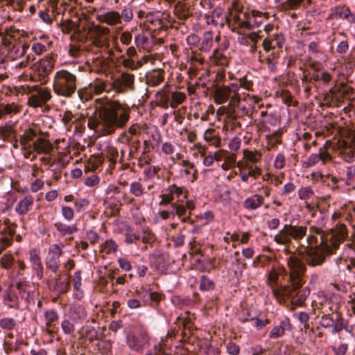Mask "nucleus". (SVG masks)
<instances>
[{"label": "nucleus", "mask_w": 355, "mask_h": 355, "mask_svg": "<svg viewBox=\"0 0 355 355\" xmlns=\"http://www.w3.org/2000/svg\"><path fill=\"white\" fill-rule=\"evenodd\" d=\"M347 236V227L343 224L325 232L321 228L311 226L306 241L307 245L300 254L309 266H320L324 263L325 257L333 254Z\"/></svg>", "instance_id": "1"}, {"label": "nucleus", "mask_w": 355, "mask_h": 355, "mask_svg": "<svg viewBox=\"0 0 355 355\" xmlns=\"http://www.w3.org/2000/svg\"><path fill=\"white\" fill-rule=\"evenodd\" d=\"M130 108L118 101L106 100L98 107V117L89 119L88 126L100 132L102 135L113 134L118 128H123L130 120Z\"/></svg>", "instance_id": "2"}, {"label": "nucleus", "mask_w": 355, "mask_h": 355, "mask_svg": "<svg viewBox=\"0 0 355 355\" xmlns=\"http://www.w3.org/2000/svg\"><path fill=\"white\" fill-rule=\"evenodd\" d=\"M287 264L291 286L284 288V293L291 297L293 304L302 306L310 293L308 288L300 290L304 284L302 277L306 269V265L299 257L294 255L289 257Z\"/></svg>", "instance_id": "3"}, {"label": "nucleus", "mask_w": 355, "mask_h": 355, "mask_svg": "<svg viewBox=\"0 0 355 355\" xmlns=\"http://www.w3.org/2000/svg\"><path fill=\"white\" fill-rule=\"evenodd\" d=\"M76 76L69 71H58L54 77L53 90L60 96L70 97L76 90Z\"/></svg>", "instance_id": "4"}, {"label": "nucleus", "mask_w": 355, "mask_h": 355, "mask_svg": "<svg viewBox=\"0 0 355 355\" xmlns=\"http://www.w3.org/2000/svg\"><path fill=\"white\" fill-rule=\"evenodd\" d=\"M306 226L284 225L283 228L275 236L274 241L281 245H287L292 239L300 241L306 234Z\"/></svg>", "instance_id": "5"}, {"label": "nucleus", "mask_w": 355, "mask_h": 355, "mask_svg": "<svg viewBox=\"0 0 355 355\" xmlns=\"http://www.w3.org/2000/svg\"><path fill=\"white\" fill-rule=\"evenodd\" d=\"M151 337L149 333L143 330L138 334L129 332L125 336V343L134 352L142 354L144 349L150 346Z\"/></svg>", "instance_id": "6"}, {"label": "nucleus", "mask_w": 355, "mask_h": 355, "mask_svg": "<svg viewBox=\"0 0 355 355\" xmlns=\"http://www.w3.org/2000/svg\"><path fill=\"white\" fill-rule=\"evenodd\" d=\"M25 91L30 94L28 105L32 107H42L51 98L50 91L39 85L27 86Z\"/></svg>", "instance_id": "7"}, {"label": "nucleus", "mask_w": 355, "mask_h": 355, "mask_svg": "<svg viewBox=\"0 0 355 355\" xmlns=\"http://www.w3.org/2000/svg\"><path fill=\"white\" fill-rule=\"evenodd\" d=\"M48 288L57 295H61L68 292L70 288V275L65 272H60L57 276L50 275L46 279Z\"/></svg>", "instance_id": "8"}, {"label": "nucleus", "mask_w": 355, "mask_h": 355, "mask_svg": "<svg viewBox=\"0 0 355 355\" xmlns=\"http://www.w3.org/2000/svg\"><path fill=\"white\" fill-rule=\"evenodd\" d=\"M320 324L325 329L332 328V334H337L347 328V322L343 319L340 314L336 313L334 314L322 315Z\"/></svg>", "instance_id": "9"}, {"label": "nucleus", "mask_w": 355, "mask_h": 355, "mask_svg": "<svg viewBox=\"0 0 355 355\" xmlns=\"http://www.w3.org/2000/svg\"><path fill=\"white\" fill-rule=\"evenodd\" d=\"M193 6L190 0L186 3L178 1L175 6L174 13L182 20H186L193 15H202V10L198 8H193Z\"/></svg>", "instance_id": "10"}, {"label": "nucleus", "mask_w": 355, "mask_h": 355, "mask_svg": "<svg viewBox=\"0 0 355 355\" xmlns=\"http://www.w3.org/2000/svg\"><path fill=\"white\" fill-rule=\"evenodd\" d=\"M135 76L132 73L123 72L114 80L112 83V88L117 93H123L126 89L133 90Z\"/></svg>", "instance_id": "11"}, {"label": "nucleus", "mask_w": 355, "mask_h": 355, "mask_svg": "<svg viewBox=\"0 0 355 355\" xmlns=\"http://www.w3.org/2000/svg\"><path fill=\"white\" fill-rule=\"evenodd\" d=\"M319 302H315V309L320 311L322 315L334 314L337 313L338 304L336 296L327 297V296L320 297Z\"/></svg>", "instance_id": "12"}, {"label": "nucleus", "mask_w": 355, "mask_h": 355, "mask_svg": "<svg viewBox=\"0 0 355 355\" xmlns=\"http://www.w3.org/2000/svg\"><path fill=\"white\" fill-rule=\"evenodd\" d=\"M241 85L239 83H232L230 85L218 87L214 91V101L217 104H223L227 101L232 92H236L240 89Z\"/></svg>", "instance_id": "13"}, {"label": "nucleus", "mask_w": 355, "mask_h": 355, "mask_svg": "<svg viewBox=\"0 0 355 355\" xmlns=\"http://www.w3.org/2000/svg\"><path fill=\"white\" fill-rule=\"evenodd\" d=\"M248 19V12H241L233 15L227 21L230 26H232L233 31L240 33L239 29H251L250 21Z\"/></svg>", "instance_id": "14"}, {"label": "nucleus", "mask_w": 355, "mask_h": 355, "mask_svg": "<svg viewBox=\"0 0 355 355\" xmlns=\"http://www.w3.org/2000/svg\"><path fill=\"white\" fill-rule=\"evenodd\" d=\"M340 158L345 162L352 163L355 161V135L340 148Z\"/></svg>", "instance_id": "15"}, {"label": "nucleus", "mask_w": 355, "mask_h": 355, "mask_svg": "<svg viewBox=\"0 0 355 355\" xmlns=\"http://www.w3.org/2000/svg\"><path fill=\"white\" fill-rule=\"evenodd\" d=\"M55 61L51 57H45L35 64V71L40 80L45 78L52 71Z\"/></svg>", "instance_id": "16"}, {"label": "nucleus", "mask_w": 355, "mask_h": 355, "mask_svg": "<svg viewBox=\"0 0 355 355\" xmlns=\"http://www.w3.org/2000/svg\"><path fill=\"white\" fill-rule=\"evenodd\" d=\"M331 160V156L327 150V146L324 145L319 149L318 153L311 154L304 162L305 167H311L321 161L323 164Z\"/></svg>", "instance_id": "17"}, {"label": "nucleus", "mask_w": 355, "mask_h": 355, "mask_svg": "<svg viewBox=\"0 0 355 355\" xmlns=\"http://www.w3.org/2000/svg\"><path fill=\"white\" fill-rule=\"evenodd\" d=\"M293 327L287 317L282 320L278 325L275 326L269 332L268 338L272 340L282 337L286 331L291 332Z\"/></svg>", "instance_id": "18"}, {"label": "nucleus", "mask_w": 355, "mask_h": 355, "mask_svg": "<svg viewBox=\"0 0 355 355\" xmlns=\"http://www.w3.org/2000/svg\"><path fill=\"white\" fill-rule=\"evenodd\" d=\"M96 19L110 26L121 24L119 12L116 10H110L102 15H98L96 16Z\"/></svg>", "instance_id": "19"}, {"label": "nucleus", "mask_w": 355, "mask_h": 355, "mask_svg": "<svg viewBox=\"0 0 355 355\" xmlns=\"http://www.w3.org/2000/svg\"><path fill=\"white\" fill-rule=\"evenodd\" d=\"M161 13L159 11L147 12L146 21L144 24V26L146 23H148L156 26L158 31L166 30L168 28V26L164 24L163 19H162L159 15Z\"/></svg>", "instance_id": "20"}, {"label": "nucleus", "mask_w": 355, "mask_h": 355, "mask_svg": "<svg viewBox=\"0 0 355 355\" xmlns=\"http://www.w3.org/2000/svg\"><path fill=\"white\" fill-rule=\"evenodd\" d=\"M62 121L64 124L67 131H71L73 125H74V132H77L80 125L79 124V119L71 111H65L62 115Z\"/></svg>", "instance_id": "21"}, {"label": "nucleus", "mask_w": 355, "mask_h": 355, "mask_svg": "<svg viewBox=\"0 0 355 355\" xmlns=\"http://www.w3.org/2000/svg\"><path fill=\"white\" fill-rule=\"evenodd\" d=\"M248 19L250 21L251 29L260 26L265 19H268L269 14L268 12H261L257 10H252L250 14L248 12Z\"/></svg>", "instance_id": "22"}, {"label": "nucleus", "mask_w": 355, "mask_h": 355, "mask_svg": "<svg viewBox=\"0 0 355 355\" xmlns=\"http://www.w3.org/2000/svg\"><path fill=\"white\" fill-rule=\"evenodd\" d=\"M53 149V144L44 138H38L33 143V150L38 154H49Z\"/></svg>", "instance_id": "23"}, {"label": "nucleus", "mask_w": 355, "mask_h": 355, "mask_svg": "<svg viewBox=\"0 0 355 355\" xmlns=\"http://www.w3.org/2000/svg\"><path fill=\"white\" fill-rule=\"evenodd\" d=\"M345 87V83H340L339 87L334 85L324 94V101L327 103H331L338 101L341 97V88Z\"/></svg>", "instance_id": "24"}, {"label": "nucleus", "mask_w": 355, "mask_h": 355, "mask_svg": "<svg viewBox=\"0 0 355 355\" xmlns=\"http://www.w3.org/2000/svg\"><path fill=\"white\" fill-rule=\"evenodd\" d=\"M263 202V198L258 194H254L245 199L243 206L246 209L254 210L259 208Z\"/></svg>", "instance_id": "25"}, {"label": "nucleus", "mask_w": 355, "mask_h": 355, "mask_svg": "<svg viewBox=\"0 0 355 355\" xmlns=\"http://www.w3.org/2000/svg\"><path fill=\"white\" fill-rule=\"evenodd\" d=\"M204 139L209 145L216 148L220 146L221 139L214 129L207 130L204 133Z\"/></svg>", "instance_id": "26"}, {"label": "nucleus", "mask_w": 355, "mask_h": 355, "mask_svg": "<svg viewBox=\"0 0 355 355\" xmlns=\"http://www.w3.org/2000/svg\"><path fill=\"white\" fill-rule=\"evenodd\" d=\"M33 198L31 196H26L24 199L20 200L15 208V211L20 215L26 214L30 207L33 204Z\"/></svg>", "instance_id": "27"}, {"label": "nucleus", "mask_w": 355, "mask_h": 355, "mask_svg": "<svg viewBox=\"0 0 355 355\" xmlns=\"http://www.w3.org/2000/svg\"><path fill=\"white\" fill-rule=\"evenodd\" d=\"M20 112V106L15 103H0V119L3 115L16 114Z\"/></svg>", "instance_id": "28"}, {"label": "nucleus", "mask_w": 355, "mask_h": 355, "mask_svg": "<svg viewBox=\"0 0 355 355\" xmlns=\"http://www.w3.org/2000/svg\"><path fill=\"white\" fill-rule=\"evenodd\" d=\"M163 80V72L159 70L153 71L146 77V82L148 85L152 87L159 85Z\"/></svg>", "instance_id": "29"}, {"label": "nucleus", "mask_w": 355, "mask_h": 355, "mask_svg": "<svg viewBox=\"0 0 355 355\" xmlns=\"http://www.w3.org/2000/svg\"><path fill=\"white\" fill-rule=\"evenodd\" d=\"M213 44V33L211 31H207L204 33L199 49L202 52L210 51Z\"/></svg>", "instance_id": "30"}, {"label": "nucleus", "mask_w": 355, "mask_h": 355, "mask_svg": "<svg viewBox=\"0 0 355 355\" xmlns=\"http://www.w3.org/2000/svg\"><path fill=\"white\" fill-rule=\"evenodd\" d=\"M175 323L180 327L182 328V334L185 336L187 335V329H188L189 331H191L193 329L191 318L189 315H187L184 318L178 317Z\"/></svg>", "instance_id": "31"}, {"label": "nucleus", "mask_w": 355, "mask_h": 355, "mask_svg": "<svg viewBox=\"0 0 355 355\" xmlns=\"http://www.w3.org/2000/svg\"><path fill=\"white\" fill-rule=\"evenodd\" d=\"M186 94L181 92H174L171 94V101L170 106L172 108H175L178 105L182 104L186 99Z\"/></svg>", "instance_id": "32"}, {"label": "nucleus", "mask_w": 355, "mask_h": 355, "mask_svg": "<svg viewBox=\"0 0 355 355\" xmlns=\"http://www.w3.org/2000/svg\"><path fill=\"white\" fill-rule=\"evenodd\" d=\"M46 267L53 273H56L60 268V259L48 256L45 261Z\"/></svg>", "instance_id": "33"}, {"label": "nucleus", "mask_w": 355, "mask_h": 355, "mask_svg": "<svg viewBox=\"0 0 355 355\" xmlns=\"http://www.w3.org/2000/svg\"><path fill=\"white\" fill-rule=\"evenodd\" d=\"M55 227H56L58 231L60 232V234L63 236L71 234L74 232L77 231V228L75 225H67L62 223H56L55 224Z\"/></svg>", "instance_id": "34"}, {"label": "nucleus", "mask_w": 355, "mask_h": 355, "mask_svg": "<svg viewBox=\"0 0 355 355\" xmlns=\"http://www.w3.org/2000/svg\"><path fill=\"white\" fill-rule=\"evenodd\" d=\"M243 153V157L247 162L250 163H257L261 157V154L257 151L253 152L248 149H245Z\"/></svg>", "instance_id": "35"}, {"label": "nucleus", "mask_w": 355, "mask_h": 355, "mask_svg": "<svg viewBox=\"0 0 355 355\" xmlns=\"http://www.w3.org/2000/svg\"><path fill=\"white\" fill-rule=\"evenodd\" d=\"M193 8H198L202 10H211L212 8V3L210 0H190Z\"/></svg>", "instance_id": "36"}, {"label": "nucleus", "mask_w": 355, "mask_h": 355, "mask_svg": "<svg viewBox=\"0 0 355 355\" xmlns=\"http://www.w3.org/2000/svg\"><path fill=\"white\" fill-rule=\"evenodd\" d=\"M118 248L117 244L112 239L106 240L101 245V250L106 254L114 253Z\"/></svg>", "instance_id": "37"}, {"label": "nucleus", "mask_w": 355, "mask_h": 355, "mask_svg": "<svg viewBox=\"0 0 355 355\" xmlns=\"http://www.w3.org/2000/svg\"><path fill=\"white\" fill-rule=\"evenodd\" d=\"M121 24L123 21L125 23H129L133 19V12L130 7H125L122 9L121 12L119 13Z\"/></svg>", "instance_id": "38"}, {"label": "nucleus", "mask_w": 355, "mask_h": 355, "mask_svg": "<svg viewBox=\"0 0 355 355\" xmlns=\"http://www.w3.org/2000/svg\"><path fill=\"white\" fill-rule=\"evenodd\" d=\"M215 284L214 282L206 276H202L200 278V289L201 291H208L214 290Z\"/></svg>", "instance_id": "39"}, {"label": "nucleus", "mask_w": 355, "mask_h": 355, "mask_svg": "<svg viewBox=\"0 0 355 355\" xmlns=\"http://www.w3.org/2000/svg\"><path fill=\"white\" fill-rule=\"evenodd\" d=\"M130 191L135 197H141L144 194V189L141 184L137 181L130 184Z\"/></svg>", "instance_id": "40"}, {"label": "nucleus", "mask_w": 355, "mask_h": 355, "mask_svg": "<svg viewBox=\"0 0 355 355\" xmlns=\"http://www.w3.org/2000/svg\"><path fill=\"white\" fill-rule=\"evenodd\" d=\"M89 87H90V90L92 92H94L96 94H99L105 91L106 84L104 81L96 80V81H94L93 83H91Z\"/></svg>", "instance_id": "41"}, {"label": "nucleus", "mask_w": 355, "mask_h": 355, "mask_svg": "<svg viewBox=\"0 0 355 355\" xmlns=\"http://www.w3.org/2000/svg\"><path fill=\"white\" fill-rule=\"evenodd\" d=\"M104 157L102 154L94 155L89 159V164L93 170H96L103 164Z\"/></svg>", "instance_id": "42"}, {"label": "nucleus", "mask_w": 355, "mask_h": 355, "mask_svg": "<svg viewBox=\"0 0 355 355\" xmlns=\"http://www.w3.org/2000/svg\"><path fill=\"white\" fill-rule=\"evenodd\" d=\"M16 322L11 318H3L0 320V327L5 330H12L15 328Z\"/></svg>", "instance_id": "43"}, {"label": "nucleus", "mask_w": 355, "mask_h": 355, "mask_svg": "<svg viewBox=\"0 0 355 355\" xmlns=\"http://www.w3.org/2000/svg\"><path fill=\"white\" fill-rule=\"evenodd\" d=\"M29 45L26 44L14 46L12 47V53H14L16 58H21L25 55L26 50L28 49Z\"/></svg>", "instance_id": "44"}, {"label": "nucleus", "mask_w": 355, "mask_h": 355, "mask_svg": "<svg viewBox=\"0 0 355 355\" xmlns=\"http://www.w3.org/2000/svg\"><path fill=\"white\" fill-rule=\"evenodd\" d=\"M37 137L36 131L33 128L26 129L24 134L20 135L19 141H32Z\"/></svg>", "instance_id": "45"}, {"label": "nucleus", "mask_w": 355, "mask_h": 355, "mask_svg": "<svg viewBox=\"0 0 355 355\" xmlns=\"http://www.w3.org/2000/svg\"><path fill=\"white\" fill-rule=\"evenodd\" d=\"M180 173L182 175H185L187 177V179L193 182L197 179L198 171L195 168H190L189 167L185 168L184 169H182Z\"/></svg>", "instance_id": "46"}, {"label": "nucleus", "mask_w": 355, "mask_h": 355, "mask_svg": "<svg viewBox=\"0 0 355 355\" xmlns=\"http://www.w3.org/2000/svg\"><path fill=\"white\" fill-rule=\"evenodd\" d=\"M248 321H254V325L259 329H262L266 325H267L268 324L270 323V320H268V319L260 320L255 317H252L251 318H245L243 319V322H248Z\"/></svg>", "instance_id": "47"}, {"label": "nucleus", "mask_w": 355, "mask_h": 355, "mask_svg": "<svg viewBox=\"0 0 355 355\" xmlns=\"http://www.w3.org/2000/svg\"><path fill=\"white\" fill-rule=\"evenodd\" d=\"M157 99L159 101V105L163 108H167L169 103V97L163 91L158 92L156 94Z\"/></svg>", "instance_id": "48"}, {"label": "nucleus", "mask_w": 355, "mask_h": 355, "mask_svg": "<svg viewBox=\"0 0 355 355\" xmlns=\"http://www.w3.org/2000/svg\"><path fill=\"white\" fill-rule=\"evenodd\" d=\"M340 16L349 23H355V14L352 12L348 8H343L340 12Z\"/></svg>", "instance_id": "49"}, {"label": "nucleus", "mask_w": 355, "mask_h": 355, "mask_svg": "<svg viewBox=\"0 0 355 355\" xmlns=\"http://www.w3.org/2000/svg\"><path fill=\"white\" fill-rule=\"evenodd\" d=\"M14 258L10 254H6L1 259V266L4 268H10L13 264Z\"/></svg>", "instance_id": "50"}, {"label": "nucleus", "mask_w": 355, "mask_h": 355, "mask_svg": "<svg viewBox=\"0 0 355 355\" xmlns=\"http://www.w3.org/2000/svg\"><path fill=\"white\" fill-rule=\"evenodd\" d=\"M255 38L256 33L252 32L248 34H243L239 40L241 44L248 46L250 41L254 42Z\"/></svg>", "instance_id": "51"}, {"label": "nucleus", "mask_w": 355, "mask_h": 355, "mask_svg": "<svg viewBox=\"0 0 355 355\" xmlns=\"http://www.w3.org/2000/svg\"><path fill=\"white\" fill-rule=\"evenodd\" d=\"M61 327L62 331L66 334L72 335L75 331V327L73 323L68 320H64L62 322Z\"/></svg>", "instance_id": "52"}, {"label": "nucleus", "mask_w": 355, "mask_h": 355, "mask_svg": "<svg viewBox=\"0 0 355 355\" xmlns=\"http://www.w3.org/2000/svg\"><path fill=\"white\" fill-rule=\"evenodd\" d=\"M62 255V250L61 248L57 245H52L49 248V257H55L56 259H60V257Z\"/></svg>", "instance_id": "53"}, {"label": "nucleus", "mask_w": 355, "mask_h": 355, "mask_svg": "<svg viewBox=\"0 0 355 355\" xmlns=\"http://www.w3.org/2000/svg\"><path fill=\"white\" fill-rule=\"evenodd\" d=\"M346 176L347 179L345 184L348 186L352 185L354 182V179L355 178V165H352L347 167Z\"/></svg>", "instance_id": "54"}, {"label": "nucleus", "mask_w": 355, "mask_h": 355, "mask_svg": "<svg viewBox=\"0 0 355 355\" xmlns=\"http://www.w3.org/2000/svg\"><path fill=\"white\" fill-rule=\"evenodd\" d=\"M313 191L309 187H304L298 191L299 198L302 200H307L312 197Z\"/></svg>", "instance_id": "55"}, {"label": "nucleus", "mask_w": 355, "mask_h": 355, "mask_svg": "<svg viewBox=\"0 0 355 355\" xmlns=\"http://www.w3.org/2000/svg\"><path fill=\"white\" fill-rule=\"evenodd\" d=\"M30 285L27 282H19L16 284V288L21 297H24L25 293L29 291Z\"/></svg>", "instance_id": "56"}, {"label": "nucleus", "mask_w": 355, "mask_h": 355, "mask_svg": "<svg viewBox=\"0 0 355 355\" xmlns=\"http://www.w3.org/2000/svg\"><path fill=\"white\" fill-rule=\"evenodd\" d=\"M89 202L87 198H81L75 200V208L78 212L85 209L89 206Z\"/></svg>", "instance_id": "57"}, {"label": "nucleus", "mask_w": 355, "mask_h": 355, "mask_svg": "<svg viewBox=\"0 0 355 355\" xmlns=\"http://www.w3.org/2000/svg\"><path fill=\"white\" fill-rule=\"evenodd\" d=\"M9 236H3L1 239V241H0V245L2 246V247H4V248L6 249L7 247H8L9 245H11L12 243V236L15 234V231L14 230H9Z\"/></svg>", "instance_id": "58"}, {"label": "nucleus", "mask_w": 355, "mask_h": 355, "mask_svg": "<svg viewBox=\"0 0 355 355\" xmlns=\"http://www.w3.org/2000/svg\"><path fill=\"white\" fill-rule=\"evenodd\" d=\"M46 322L55 323L58 320V315L54 310H49L44 314Z\"/></svg>", "instance_id": "59"}, {"label": "nucleus", "mask_w": 355, "mask_h": 355, "mask_svg": "<svg viewBox=\"0 0 355 355\" xmlns=\"http://www.w3.org/2000/svg\"><path fill=\"white\" fill-rule=\"evenodd\" d=\"M107 157L112 163L115 164L118 157L117 149L114 147H109L107 150Z\"/></svg>", "instance_id": "60"}, {"label": "nucleus", "mask_w": 355, "mask_h": 355, "mask_svg": "<svg viewBox=\"0 0 355 355\" xmlns=\"http://www.w3.org/2000/svg\"><path fill=\"white\" fill-rule=\"evenodd\" d=\"M247 169L248 170V175L250 177H252L257 179L261 175V169L258 167H253L252 165L246 164Z\"/></svg>", "instance_id": "61"}, {"label": "nucleus", "mask_w": 355, "mask_h": 355, "mask_svg": "<svg viewBox=\"0 0 355 355\" xmlns=\"http://www.w3.org/2000/svg\"><path fill=\"white\" fill-rule=\"evenodd\" d=\"M62 214L67 220H71L74 216L73 209L68 206H64L62 207Z\"/></svg>", "instance_id": "62"}, {"label": "nucleus", "mask_w": 355, "mask_h": 355, "mask_svg": "<svg viewBox=\"0 0 355 355\" xmlns=\"http://www.w3.org/2000/svg\"><path fill=\"white\" fill-rule=\"evenodd\" d=\"M348 349V345L346 343H340L338 347H334L333 351L336 355H345Z\"/></svg>", "instance_id": "63"}, {"label": "nucleus", "mask_w": 355, "mask_h": 355, "mask_svg": "<svg viewBox=\"0 0 355 355\" xmlns=\"http://www.w3.org/2000/svg\"><path fill=\"white\" fill-rule=\"evenodd\" d=\"M141 240L144 243H151L155 241V235L150 231L145 230Z\"/></svg>", "instance_id": "64"}]
</instances>
